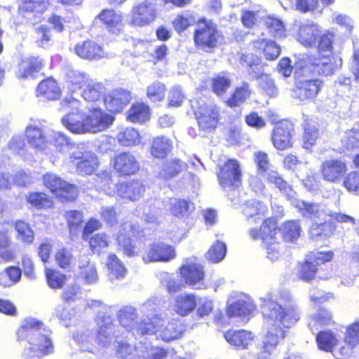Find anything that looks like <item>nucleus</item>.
<instances>
[{
	"mask_svg": "<svg viewBox=\"0 0 359 359\" xmlns=\"http://www.w3.org/2000/svg\"><path fill=\"white\" fill-rule=\"evenodd\" d=\"M118 318L120 324L129 332H133L134 335H142L139 330L140 324L142 321L149 322V319L137 320V315L135 309L130 306H123L118 312Z\"/></svg>",
	"mask_w": 359,
	"mask_h": 359,
	"instance_id": "obj_23",
	"label": "nucleus"
},
{
	"mask_svg": "<svg viewBox=\"0 0 359 359\" xmlns=\"http://www.w3.org/2000/svg\"><path fill=\"white\" fill-rule=\"evenodd\" d=\"M83 88L81 95L85 100L88 102L98 100L104 92L102 85L93 81L91 79Z\"/></svg>",
	"mask_w": 359,
	"mask_h": 359,
	"instance_id": "obj_53",
	"label": "nucleus"
},
{
	"mask_svg": "<svg viewBox=\"0 0 359 359\" xmlns=\"http://www.w3.org/2000/svg\"><path fill=\"white\" fill-rule=\"evenodd\" d=\"M180 274L186 284L194 289L205 288L203 283L204 271L203 266L198 262L191 261L180 268Z\"/></svg>",
	"mask_w": 359,
	"mask_h": 359,
	"instance_id": "obj_11",
	"label": "nucleus"
},
{
	"mask_svg": "<svg viewBox=\"0 0 359 359\" xmlns=\"http://www.w3.org/2000/svg\"><path fill=\"white\" fill-rule=\"evenodd\" d=\"M231 84V81L228 75L224 72L219 74L212 79V88L213 92L218 96L224 94Z\"/></svg>",
	"mask_w": 359,
	"mask_h": 359,
	"instance_id": "obj_56",
	"label": "nucleus"
},
{
	"mask_svg": "<svg viewBox=\"0 0 359 359\" xmlns=\"http://www.w3.org/2000/svg\"><path fill=\"white\" fill-rule=\"evenodd\" d=\"M42 67L41 59L35 57L26 58L19 64L17 76L20 79L28 78L32 76L34 73L39 72Z\"/></svg>",
	"mask_w": 359,
	"mask_h": 359,
	"instance_id": "obj_38",
	"label": "nucleus"
},
{
	"mask_svg": "<svg viewBox=\"0 0 359 359\" xmlns=\"http://www.w3.org/2000/svg\"><path fill=\"white\" fill-rule=\"evenodd\" d=\"M138 350L139 344L135 346H133L126 342H121L118 346L117 353L123 359H136L140 355Z\"/></svg>",
	"mask_w": 359,
	"mask_h": 359,
	"instance_id": "obj_63",
	"label": "nucleus"
},
{
	"mask_svg": "<svg viewBox=\"0 0 359 359\" xmlns=\"http://www.w3.org/2000/svg\"><path fill=\"white\" fill-rule=\"evenodd\" d=\"M250 94L249 84L244 83L236 88L231 97L226 101V104L231 107L239 106L250 97Z\"/></svg>",
	"mask_w": 359,
	"mask_h": 359,
	"instance_id": "obj_55",
	"label": "nucleus"
},
{
	"mask_svg": "<svg viewBox=\"0 0 359 359\" xmlns=\"http://www.w3.org/2000/svg\"><path fill=\"white\" fill-rule=\"evenodd\" d=\"M292 125L290 121H283L278 123L273 130L272 142L279 150L292 147Z\"/></svg>",
	"mask_w": 359,
	"mask_h": 359,
	"instance_id": "obj_15",
	"label": "nucleus"
},
{
	"mask_svg": "<svg viewBox=\"0 0 359 359\" xmlns=\"http://www.w3.org/2000/svg\"><path fill=\"white\" fill-rule=\"evenodd\" d=\"M97 187L103 190L108 195H114L115 190L111 187L113 185L111 182V173L107 170L101 171L97 175Z\"/></svg>",
	"mask_w": 359,
	"mask_h": 359,
	"instance_id": "obj_58",
	"label": "nucleus"
},
{
	"mask_svg": "<svg viewBox=\"0 0 359 359\" xmlns=\"http://www.w3.org/2000/svg\"><path fill=\"white\" fill-rule=\"evenodd\" d=\"M243 212L248 220L253 219L255 222L262 219L268 212L267 207L259 201L255 199L248 201L243 205Z\"/></svg>",
	"mask_w": 359,
	"mask_h": 359,
	"instance_id": "obj_33",
	"label": "nucleus"
},
{
	"mask_svg": "<svg viewBox=\"0 0 359 359\" xmlns=\"http://www.w3.org/2000/svg\"><path fill=\"white\" fill-rule=\"evenodd\" d=\"M140 357L144 359H164L168 355V351L162 347L154 346L149 342H139Z\"/></svg>",
	"mask_w": 359,
	"mask_h": 359,
	"instance_id": "obj_41",
	"label": "nucleus"
},
{
	"mask_svg": "<svg viewBox=\"0 0 359 359\" xmlns=\"http://www.w3.org/2000/svg\"><path fill=\"white\" fill-rule=\"evenodd\" d=\"M98 18L110 32L117 34L123 29L122 16L114 10H103Z\"/></svg>",
	"mask_w": 359,
	"mask_h": 359,
	"instance_id": "obj_34",
	"label": "nucleus"
},
{
	"mask_svg": "<svg viewBox=\"0 0 359 359\" xmlns=\"http://www.w3.org/2000/svg\"><path fill=\"white\" fill-rule=\"evenodd\" d=\"M46 277L48 286L53 289L62 287L66 282V276L64 274L50 269H46Z\"/></svg>",
	"mask_w": 359,
	"mask_h": 359,
	"instance_id": "obj_62",
	"label": "nucleus"
},
{
	"mask_svg": "<svg viewBox=\"0 0 359 359\" xmlns=\"http://www.w3.org/2000/svg\"><path fill=\"white\" fill-rule=\"evenodd\" d=\"M135 231L136 229L131 223L126 222L121 224L117 235L118 245L123 248L124 253L130 257L135 255V247L130 238L135 234Z\"/></svg>",
	"mask_w": 359,
	"mask_h": 359,
	"instance_id": "obj_30",
	"label": "nucleus"
},
{
	"mask_svg": "<svg viewBox=\"0 0 359 359\" xmlns=\"http://www.w3.org/2000/svg\"><path fill=\"white\" fill-rule=\"evenodd\" d=\"M98 326L97 332V340L99 344L104 346L109 345L116 337L112 334L113 325L110 316H102L99 314L96 318Z\"/></svg>",
	"mask_w": 359,
	"mask_h": 359,
	"instance_id": "obj_27",
	"label": "nucleus"
},
{
	"mask_svg": "<svg viewBox=\"0 0 359 359\" xmlns=\"http://www.w3.org/2000/svg\"><path fill=\"white\" fill-rule=\"evenodd\" d=\"M197 299L192 293H182L175 296L171 303L173 311L181 316L189 315L196 307Z\"/></svg>",
	"mask_w": 359,
	"mask_h": 359,
	"instance_id": "obj_24",
	"label": "nucleus"
},
{
	"mask_svg": "<svg viewBox=\"0 0 359 359\" xmlns=\"http://www.w3.org/2000/svg\"><path fill=\"white\" fill-rule=\"evenodd\" d=\"M262 175L265 177L269 183L273 184L280 191L283 192L289 199L296 194L291 186L282 178L277 171L269 169Z\"/></svg>",
	"mask_w": 359,
	"mask_h": 359,
	"instance_id": "obj_40",
	"label": "nucleus"
},
{
	"mask_svg": "<svg viewBox=\"0 0 359 359\" xmlns=\"http://www.w3.org/2000/svg\"><path fill=\"white\" fill-rule=\"evenodd\" d=\"M226 252V245L217 241L210 247L206 254V257L210 262L217 263L224 258Z\"/></svg>",
	"mask_w": 359,
	"mask_h": 359,
	"instance_id": "obj_59",
	"label": "nucleus"
},
{
	"mask_svg": "<svg viewBox=\"0 0 359 359\" xmlns=\"http://www.w3.org/2000/svg\"><path fill=\"white\" fill-rule=\"evenodd\" d=\"M69 159L76 171L81 175H91L98 165L97 156L88 150L73 151Z\"/></svg>",
	"mask_w": 359,
	"mask_h": 359,
	"instance_id": "obj_9",
	"label": "nucleus"
},
{
	"mask_svg": "<svg viewBox=\"0 0 359 359\" xmlns=\"http://www.w3.org/2000/svg\"><path fill=\"white\" fill-rule=\"evenodd\" d=\"M172 147L171 140L164 136L156 137L152 141L151 154L158 158H164L170 152Z\"/></svg>",
	"mask_w": 359,
	"mask_h": 359,
	"instance_id": "obj_43",
	"label": "nucleus"
},
{
	"mask_svg": "<svg viewBox=\"0 0 359 359\" xmlns=\"http://www.w3.org/2000/svg\"><path fill=\"white\" fill-rule=\"evenodd\" d=\"M224 337L231 345L245 348L252 341L254 335L246 330H229L224 334Z\"/></svg>",
	"mask_w": 359,
	"mask_h": 359,
	"instance_id": "obj_35",
	"label": "nucleus"
},
{
	"mask_svg": "<svg viewBox=\"0 0 359 359\" xmlns=\"http://www.w3.org/2000/svg\"><path fill=\"white\" fill-rule=\"evenodd\" d=\"M165 91L164 84L156 81L147 87V95L152 102H160L164 98Z\"/></svg>",
	"mask_w": 359,
	"mask_h": 359,
	"instance_id": "obj_64",
	"label": "nucleus"
},
{
	"mask_svg": "<svg viewBox=\"0 0 359 359\" xmlns=\"http://www.w3.org/2000/svg\"><path fill=\"white\" fill-rule=\"evenodd\" d=\"M241 60L246 64V66L248 67V73L252 77L259 80L261 76L266 74H264V65L257 56L253 54L243 55Z\"/></svg>",
	"mask_w": 359,
	"mask_h": 359,
	"instance_id": "obj_42",
	"label": "nucleus"
},
{
	"mask_svg": "<svg viewBox=\"0 0 359 359\" xmlns=\"http://www.w3.org/2000/svg\"><path fill=\"white\" fill-rule=\"evenodd\" d=\"M248 233L252 239L262 240V247L266 251L267 257L272 262L278 260L285 251V246L280 243V236H278L280 230L272 219H265L259 230L252 228Z\"/></svg>",
	"mask_w": 359,
	"mask_h": 359,
	"instance_id": "obj_4",
	"label": "nucleus"
},
{
	"mask_svg": "<svg viewBox=\"0 0 359 359\" xmlns=\"http://www.w3.org/2000/svg\"><path fill=\"white\" fill-rule=\"evenodd\" d=\"M149 118V108L143 103L133 104L128 111L127 118L131 122H144Z\"/></svg>",
	"mask_w": 359,
	"mask_h": 359,
	"instance_id": "obj_51",
	"label": "nucleus"
},
{
	"mask_svg": "<svg viewBox=\"0 0 359 359\" xmlns=\"http://www.w3.org/2000/svg\"><path fill=\"white\" fill-rule=\"evenodd\" d=\"M61 110L67 113L61 119L62 125L69 131L76 135L103 131L114 121L112 116L97 108L92 109L82 119H78L76 116L83 112L82 104L72 96H67L62 101Z\"/></svg>",
	"mask_w": 359,
	"mask_h": 359,
	"instance_id": "obj_2",
	"label": "nucleus"
},
{
	"mask_svg": "<svg viewBox=\"0 0 359 359\" xmlns=\"http://www.w3.org/2000/svg\"><path fill=\"white\" fill-rule=\"evenodd\" d=\"M241 173L239 164L233 159L228 160L220 168L218 179L224 188L238 187L241 183Z\"/></svg>",
	"mask_w": 359,
	"mask_h": 359,
	"instance_id": "obj_12",
	"label": "nucleus"
},
{
	"mask_svg": "<svg viewBox=\"0 0 359 359\" xmlns=\"http://www.w3.org/2000/svg\"><path fill=\"white\" fill-rule=\"evenodd\" d=\"M79 277L88 285L96 284L99 276L96 264L86 256H81L79 261Z\"/></svg>",
	"mask_w": 359,
	"mask_h": 359,
	"instance_id": "obj_31",
	"label": "nucleus"
},
{
	"mask_svg": "<svg viewBox=\"0 0 359 359\" xmlns=\"http://www.w3.org/2000/svg\"><path fill=\"white\" fill-rule=\"evenodd\" d=\"M107 276L113 282L125 277L127 270L115 254H109L107 259Z\"/></svg>",
	"mask_w": 359,
	"mask_h": 359,
	"instance_id": "obj_37",
	"label": "nucleus"
},
{
	"mask_svg": "<svg viewBox=\"0 0 359 359\" xmlns=\"http://www.w3.org/2000/svg\"><path fill=\"white\" fill-rule=\"evenodd\" d=\"M142 335L156 334L165 341L178 339L184 332V326L177 320L166 322L159 316H155L149 322L142 321L139 326Z\"/></svg>",
	"mask_w": 359,
	"mask_h": 359,
	"instance_id": "obj_5",
	"label": "nucleus"
},
{
	"mask_svg": "<svg viewBox=\"0 0 359 359\" xmlns=\"http://www.w3.org/2000/svg\"><path fill=\"white\" fill-rule=\"evenodd\" d=\"M48 0H25L19 7L20 13L28 20L35 23L48 6Z\"/></svg>",
	"mask_w": 359,
	"mask_h": 359,
	"instance_id": "obj_17",
	"label": "nucleus"
},
{
	"mask_svg": "<svg viewBox=\"0 0 359 359\" xmlns=\"http://www.w3.org/2000/svg\"><path fill=\"white\" fill-rule=\"evenodd\" d=\"M114 167L119 174L129 175L139 170L140 163L133 154L123 152L114 158Z\"/></svg>",
	"mask_w": 359,
	"mask_h": 359,
	"instance_id": "obj_22",
	"label": "nucleus"
},
{
	"mask_svg": "<svg viewBox=\"0 0 359 359\" xmlns=\"http://www.w3.org/2000/svg\"><path fill=\"white\" fill-rule=\"evenodd\" d=\"M27 201L37 209L50 208L53 206L52 199L45 193L32 192L26 196Z\"/></svg>",
	"mask_w": 359,
	"mask_h": 359,
	"instance_id": "obj_54",
	"label": "nucleus"
},
{
	"mask_svg": "<svg viewBox=\"0 0 359 359\" xmlns=\"http://www.w3.org/2000/svg\"><path fill=\"white\" fill-rule=\"evenodd\" d=\"M131 22L134 25L144 26L155 18V10L151 3L144 0L133 8Z\"/></svg>",
	"mask_w": 359,
	"mask_h": 359,
	"instance_id": "obj_19",
	"label": "nucleus"
},
{
	"mask_svg": "<svg viewBox=\"0 0 359 359\" xmlns=\"http://www.w3.org/2000/svg\"><path fill=\"white\" fill-rule=\"evenodd\" d=\"M219 38L216 25L210 20H201L194 32V41L197 46L205 50L215 47Z\"/></svg>",
	"mask_w": 359,
	"mask_h": 359,
	"instance_id": "obj_8",
	"label": "nucleus"
},
{
	"mask_svg": "<svg viewBox=\"0 0 359 359\" xmlns=\"http://www.w3.org/2000/svg\"><path fill=\"white\" fill-rule=\"evenodd\" d=\"M74 50L81 58L89 60L101 59L107 55L100 46L91 40L77 43Z\"/></svg>",
	"mask_w": 359,
	"mask_h": 359,
	"instance_id": "obj_26",
	"label": "nucleus"
},
{
	"mask_svg": "<svg viewBox=\"0 0 359 359\" xmlns=\"http://www.w3.org/2000/svg\"><path fill=\"white\" fill-rule=\"evenodd\" d=\"M37 93L48 100H55L60 95V89L53 79L48 78L39 84Z\"/></svg>",
	"mask_w": 359,
	"mask_h": 359,
	"instance_id": "obj_44",
	"label": "nucleus"
},
{
	"mask_svg": "<svg viewBox=\"0 0 359 359\" xmlns=\"http://www.w3.org/2000/svg\"><path fill=\"white\" fill-rule=\"evenodd\" d=\"M332 323L331 313L325 309H318L311 318L309 327L312 332L317 331L319 325H329Z\"/></svg>",
	"mask_w": 359,
	"mask_h": 359,
	"instance_id": "obj_52",
	"label": "nucleus"
},
{
	"mask_svg": "<svg viewBox=\"0 0 359 359\" xmlns=\"http://www.w3.org/2000/svg\"><path fill=\"white\" fill-rule=\"evenodd\" d=\"M26 137L29 145L39 151L45 150L48 140L45 130L36 124L29 125L26 128Z\"/></svg>",
	"mask_w": 359,
	"mask_h": 359,
	"instance_id": "obj_25",
	"label": "nucleus"
},
{
	"mask_svg": "<svg viewBox=\"0 0 359 359\" xmlns=\"http://www.w3.org/2000/svg\"><path fill=\"white\" fill-rule=\"evenodd\" d=\"M320 30L314 23L302 24L297 35V41L305 47H312L316 42Z\"/></svg>",
	"mask_w": 359,
	"mask_h": 359,
	"instance_id": "obj_32",
	"label": "nucleus"
},
{
	"mask_svg": "<svg viewBox=\"0 0 359 359\" xmlns=\"http://www.w3.org/2000/svg\"><path fill=\"white\" fill-rule=\"evenodd\" d=\"M15 238L25 245H30L34 239V231L29 224L24 221H17L15 224Z\"/></svg>",
	"mask_w": 359,
	"mask_h": 359,
	"instance_id": "obj_46",
	"label": "nucleus"
},
{
	"mask_svg": "<svg viewBox=\"0 0 359 359\" xmlns=\"http://www.w3.org/2000/svg\"><path fill=\"white\" fill-rule=\"evenodd\" d=\"M160 205L157 200L147 201L136 208L135 214L148 223L156 224L163 214Z\"/></svg>",
	"mask_w": 359,
	"mask_h": 359,
	"instance_id": "obj_21",
	"label": "nucleus"
},
{
	"mask_svg": "<svg viewBox=\"0 0 359 359\" xmlns=\"http://www.w3.org/2000/svg\"><path fill=\"white\" fill-rule=\"evenodd\" d=\"M316 341L319 349L333 352V348L337 344L339 339L332 332L324 331L316 335Z\"/></svg>",
	"mask_w": 359,
	"mask_h": 359,
	"instance_id": "obj_48",
	"label": "nucleus"
},
{
	"mask_svg": "<svg viewBox=\"0 0 359 359\" xmlns=\"http://www.w3.org/2000/svg\"><path fill=\"white\" fill-rule=\"evenodd\" d=\"M118 142L126 147H132L140 143L139 132L134 128L128 127L123 128L117 135Z\"/></svg>",
	"mask_w": 359,
	"mask_h": 359,
	"instance_id": "obj_50",
	"label": "nucleus"
},
{
	"mask_svg": "<svg viewBox=\"0 0 359 359\" xmlns=\"http://www.w3.org/2000/svg\"><path fill=\"white\" fill-rule=\"evenodd\" d=\"M50 333L41 321L34 318L25 320L18 332V339L27 340L29 345L25 348L23 356L27 359L34 357L41 359L43 355L52 353L53 345Z\"/></svg>",
	"mask_w": 359,
	"mask_h": 359,
	"instance_id": "obj_3",
	"label": "nucleus"
},
{
	"mask_svg": "<svg viewBox=\"0 0 359 359\" xmlns=\"http://www.w3.org/2000/svg\"><path fill=\"white\" fill-rule=\"evenodd\" d=\"M347 170L346 162L338 158L325 161L320 167L323 179L330 183L340 182Z\"/></svg>",
	"mask_w": 359,
	"mask_h": 359,
	"instance_id": "obj_13",
	"label": "nucleus"
},
{
	"mask_svg": "<svg viewBox=\"0 0 359 359\" xmlns=\"http://www.w3.org/2000/svg\"><path fill=\"white\" fill-rule=\"evenodd\" d=\"M254 47L263 51L267 60H276L280 53V48L273 41L259 39L254 42Z\"/></svg>",
	"mask_w": 359,
	"mask_h": 359,
	"instance_id": "obj_47",
	"label": "nucleus"
},
{
	"mask_svg": "<svg viewBox=\"0 0 359 359\" xmlns=\"http://www.w3.org/2000/svg\"><path fill=\"white\" fill-rule=\"evenodd\" d=\"M260 300L266 332L262 339L263 351L257 359H277L273 352L284 340L287 330L299 320L300 312L286 290L273 292Z\"/></svg>",
	"mask_w": 359,
	"mask_h": 359,
	"instance_id": "obj_1",
	"label": "nucleus"
},
{
	"mask_svg": "<svg viewBox=\"0 0 359 359\" xmlns=\"http://www.w3.org/2000/svg\"><path fill=\"white\" fill-rule=\"evenodd\" d=\"M323 82L320 79H301L296 81L294 97L300 101L313 100L318 94Z\"/></svg>",
	"mask_w": 359,
	"mask_h": 359,
	"instance_id": "obj_14",
	"label": "nucleus"
},
{
	"mask_svg": "<svg viewBox=\"0 0 359 359\" xmlns=\"http://www.w3.org/2000/svg\"><path fill=\"white\" fill-rule=\"evenodd\" d=\"M22 271L17 266H9L1 272V285L3 287H10L18 283L21 278Z\"/></svg>",
	"mask_w": 359,
	"mask_h": 359,
	"instance_id": "obj_57",
	"label": "nucleus"
},
{
	"mask_svg": "<svg viewBox=\"0 0 359 359\" xmlns=\"http://www.w3.org/2000/svg\"><path fill=\"white\" fill-rule=\"evenodd\" d=\"M90 80V78L86 73L76 69H69L65 74L66 83L72 92L83 88Z\"/></svg>",
	"mask_w": 359,
	"mask_h": 359,
	"instance_id": "obj_36",
	"label": "nucleus"
},
{
	"mask_svg": "<svg viewBox=\"0 0 359 359\" xmlns=\"http://www.w3.org/2000/svg\"><path fill=\"white\" fill-rule=\"evenodd\" d=\"M219 107L214 103L201 105L196 113L199 128L205 133L214 131L219 122Z\"/></svg>",
	"mask_w": 359,
	"mask_h": 359,
	"instance_id": "obj_10",
	"label": "nucleus"
},
{
	"mask_svg": "<svg viewBox=\"0 0 359 359\" xmlns=\"http://www.w3.org/2000/svg\"><path fill=\"white\" fill-rule=\"evenodd\" d=\"M144 190V186L141 181L132 180L118 183L115 194L120 198L135 201L142 197Z\"/></svg>",
	"mask_w": 359,
	"mask_h": 359,
	"instance_id": "obj_16",
	"label": "nucleus"
},
{
	"mask_svg": "<svg viewBox=\"0 0 359 359\" xmlns=\"http://www.w3.org/2000/svg\"><path fill=\"white\" fill-rule=\"evenodd\" d=\"M175 256V250L171 246L160 243L149 246L142 259L146 263L158 261L167 262L173 259Z\"/></svg>",
	"mask_w": 359,
	"mask_h": 359,
	"instance_id": "obj_18",
	"label": "nucleus"
},
{
	"mask_svg": "<svg viewBox=\"0 0 359 359\" xmlns=\"http://www.w3.org/2000/svg\"><path fill=\"white\" fill-rule=\"evenodd\" d=\"M255 310L252 299L248 295L242 294L238 300L230 304L226 313L229 317L245 318Z\"/></svg>",
	"mask_w": 359,
	"mask_h": 359,
	"instance_id": "obj_28",
	"label": "nucleus"
},
{
	"mask_svg": "<svg viewBox=\"0 0 359 359\" xmlns=\"http://www.w3.org/2000/svg\"><path fill=\"white\" fill-rule=\"evenodd\" d=\"M44 185L61 200L72 201L78 196L76 187L62 180L56 174L47 172L43 177Z\"/></svg>",
	"mask_w": 359,
	"mask_h": 359,
	"instance_id": "obj_7",
	"label": "nucleus"
},
{
	"mask_svg": "<svg viewBox=\"0 0 359 359\" xmlns=\"http://www.w3.org/2000/svg\"><path fill=\"white\" fill-rule=\"evenodd\" d=\"M290 200L292 205L297 208L303 216L311 219L324 220L328 215L338 222L350 224L352 226L355 224V219L353 217L341 212L331 213L323 204L306 202L297 199L295 195H293Z\"/></svg>",
	"mask_w": 359,
	"mask_h": 359,
	"instance_id": "obj_6",
	"label": "nucleus"
},
{
	"mask_svg": "<svg viewBox=\"0 0 359 359\" xmlns=\"http://www.w3.org/2000/svg\"><path fill=\"white\" fill-rule=\"evenodd\" d=\"M280 230V240L283 238L287 241H294L297 240L300 236L301 227L298 222L296 221H288L285 222Z\"/></svg>",
	"mask_w": 359,
	"mask_h": 359,
	"instance_id": "obj_49",
	"label": "nucleus"
},
{
	"mask_svg": "<svg viewBox=\"0 0 359 359\" xmlns=\"http://www.w3.org/2000/svg\"><path fill=\"white\" fill-rule=\"evenodd\" d=\"M168 205L170 212L178 218L187 217L194 208L193 204L189 201L176 198H170Z\"/></svg>",
	"mask_w": 359,
	"mask_h": 359,
	"instance_id": "obj_39",
	"label": "nucleus"
},
{
	"mask_svg": "<svg viewBox=\"0 0 359 359\" xmlns=\"http://www.w3.org/2000/svg\"><path fill=\"white\" fill-rule=\"evenodd\" d=\"M304 60L306 63L305 67H303L304 72L308 70L313 74L323 76L330 75L334 72L333 64L327 56L318 58L306 55Z\"/></svg>",
	"mask_w": 359,
	"mask_h": 359,
	"instance_id": "obj_20",
	"label": "nucleus"
},
{
	"mask_svg": "<svg viewBox=\"0 0 359 359\" xmlns=\"http://www.w3.org/2000/svg\"><path fill=\"white\" fill-rule=\"evenodd\" d=\"M130 99L129 91L123 89H116L106 97L104 103L110 111L118 112L129 103Z\"/></svg>",
	"mask_w": 359,
	"mask_h": 359,
	"instance_id": "obj_29",
	"label": "nucleus"
},
{
	"mask_svg": "<svg viewBox=\"0 0 359 359\" xmlns=\"http://www.w3.org/2000/svg\"><path fill=\"white\" fill-rule=\"evenodd\" d=\"M186 166V163L178 159H174L166 163L160 174L165 179H170L176 176L182 170L184 169Z\"/></svg>",
	"mask_w": 359,
	"mask_h": 359,
	"instance_id": "obj_60",
	"label": "nucleus"
},
{
	"mask_svg": "<svg viewBox=\"0 0 359 359\" xmlns=\"http://www.w3.org/2000/svg\"><path fill=\"white\" fill-rule=\"evenodd\" d=\"M12 240L7 230H0V258L9 262L15 258V252L11 248Z\"/></svg>",
	"mask_w": 359,
	"mask_h": 359,
	"instance_id": "obj_45",
	"label": "nucleus"
},
{
	"mask_svg": "<svg viewBox=\"0 0 359 359\" xmlns=\"http://www.w3.org/2000/svg\"><path fill=\"white\" fill-rule=\"evenodd\" d=\"M316 271V264L311 260H306L299 265L297 276L302 280L310 281L315 278Z\"/></svg>",
	"mask_w": 359,
	"mask_h": 359,
	"instance_id": "obj_61",
	"label": "nucleus"
}]
</instances>
